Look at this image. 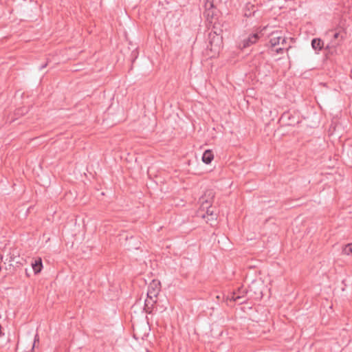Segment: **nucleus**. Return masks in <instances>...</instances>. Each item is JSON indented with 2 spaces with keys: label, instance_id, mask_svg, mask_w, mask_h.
<instances>
[{
  "label": "nucleus",
  "instance_id": "8",
  "mask_svg": "<svg viewBox=\"0 0 352 352\" xmlns=\"http://www.w3.org/2000/svg\"><path fill=\"white\" fill-rule=\"evenodd\" d=\"M32 269L34 272V274L39 273L43 267L42 261L41 258L35 260L34 263H32Z\"/></svg>",
  "mask_w": 352,
  "mask_h": 352
},
{
  "label": "nucleus",
  "instance_id": "2",
  "mask_svg": "<svg viewBox=\"0 0 352 352\" xmlns=\"http://www.w3.org/2000/svg\"><path fill=\"white\" fill-rule=\"evenodd\" d=\"M209 45L207 46L210 51L219 52L223 44V37L216 32H210L208 34Z\"/></svg>",
  "mask_w": 352,
  "mask_h": 352
},
{
  "label": "nucleus",
  "instance_id": "16",
  "mask_svg": "<svg viewBox=\"0 0 352 352\" xmlns=\"http://www.w3.org/2000/svg\"><path fill=\"white\" fill-rule=\"evenodd\" d=\"M276 52L278 54L283 53V48H281V47L277 48V49L276 50Z\"/></svg>",
  "mask_w": 352,
  "mask_h": 352
},
{
  "label": "nucleus",
  "instance_id": "23",
  "mask_svg": "<svg viewBox=\"0 0 352 352\" xmlns=\"http://www.w3.org/2000/svg\"><path fill=\"white\" fill-rule=\"evenodd\" d=\"M244 302H245V300H242V301H240V302H239V304H242V303H243Z\"/></svg>",
  "mask_w": 352,
  "mask_h": 352
},
{
  "label": "nucleus",
  "instance_id": "25",
  "mask_svg": "<svg viewBox=\"0 0 352 352\" xmlns=\"http://www.w3.org/2000/svg\"><path fill=\"white\" fill-rule=\"evenodd\" d=\"M7 261H8V258L6 259V261L4 262V264H6Z\"/></svg>",
  "mask_w": 352,
  "mask_h": 352
},
{
  "label": "nucleus",
  "instance_id": "15",
  "mask_svg": "<svg viewBox=\"0 0 352 352\" xmlns=\"http://www.w3.org/2000/svg\"><path fill=\"white\" fill-rule=\"evenodd\" d=\"M14 255L10 254V258H9V260H8V262H9V263H10V262L13 261H14Z\"/></svg>",
  "mask_w": 352,
  "mask_h": 352
},
{
  "label": "nucleus",
  "instance_id": "13",
  "mask_svg": "<svg viewBox=\"0 0 352 352\" xmlns=\"http://www.w3.org/2000/svg\"><path fill=\"white\" fill-rule=\"evenodd\" d=\"M236 293H237V295L242 296H243V297H244V296H243V294H244V293H245V290H243V289H239Z\"/></svg>",
  "mask_w": 352,
  "mask_h": 352
},
{
  "label": "nucleus",
  "instance_id": "22",
  "mask_svg": "<svg viewBox=\"0 0 352 352\" xmlns=\"http://www.w3.org/2000/svg\"><path fill=\"white\" fill-rule=\"evenodd\" d=\"M145 351H146V352H150V350H149L148 348H146V349H145Z\"/></svg>",
  "mask_w": 352,
  "mask_h": 352
},
{
  "label": "nucleus",
  "instance_id": "12",
  "mask_svg": "<svg viewBox=\"0 0 352 352\" xmlns=\"http://www.w3.org/2000/svg\"><path fill=\"white\" fill-rule=\"evenodd\" d=\"M36 341H38V336L37 335H36L35 337H34V343L32 344V349H31L32 351L34 350V347L36 346Z\"/></svg>",
  "mask_w": 352,
  "mask_h": 352
},
{
  "label": "nucleus",
  "instance_id": "18",
  "mask_svg": "<svg viewBox=\"0 0 352 352\" xmlns=\"http://www.w3.org/2000/svg\"><path fill=\"white\" fill-rule=\"evenodd\" d=\"M285 42H286V41H285V38L282 37V38L280 39V43H281L282 44H283V43H285Z\"/></svg>",
  "mask_w": 352,
  "mask_h": 352
},
{
  "label": "nucleus",
  "instance_id": "26",
  "mask_svg": "<svg viewBox=\"0 0 352 352\" xmlns=\"http://www.w3.org/2000/svg\"><path fill=\"white\" fill-rule=\"evenodd\" d=\"M210 15V11H208V16Z\"/></svg>",
  "mask_w": 352,
  "mask_h": 352
},
{
  "label": "nucleus",
  "instance_id": "6",
  "mask_svg": "<svg viewBox=\"0 0 352 352\" xmlns=\"http://www.w3.org/2000/svg\"><path fill=\"white\" fill-rule=\"evenodd\" d=\"M324 42L319 38H314L311 41V47L315 51H320L324 47Z\"/></svg>",
  "mask_w": 352,
  "mask_h": 352
},
{
  "label": "nucleus",
  "instance_id": "17",
  "mask_svg": "<svg viewBox=\"0 0 352 352\" xmlns=\"http://www.w3.org/2000/svg\"><path fill=\"white\" fill-rule=\"evenodd\" d=\"M133 339L138 340V338L137 336V333L135 332V329H133Z\"/></svg>",
  "mask_w": 352,
  "mask_h": 352
},
{
  "label": "nucleus",
  "instance_id": "19",
  "mask_svg": "<svg viewBox=\"0 0 352 352\" xmlns=\"http://www.w3.org/2000/svg\"><path fill=\"white\" fill-rule=\"evenodd\" d=\"M207 212L208 214H211V215L212 214V211H210V208L207 209V212Z\"/></svg>",
  "mask_w": 352,
  "mask_h": 352
},
{
  "label": "nucleus",
  "instance_id": "10",
  "mask_svg": "<svg viewBox=\"0 0 352 352\" xmlns=\"http://www.w3.org/2000/svg\"><path fill=\"white\" fill-rule=\"evenodd\" d=\"M342 253L347 256H352V243L345 245L342 248Z\"/></svg>",
  "mask_w": 352,
  "mask_h": 352
},
{
  "label": "nucleus",
  "instance_id": "20",
  "mask_svg": "<svg viewBox=\"0 0 352 352\" xmlns=\"http://www.w3.org/2000/svg\"><path fill=\"white\" fill-rule=\"evenodd\" d=\"M46 66H47V64H44V65H43L40 67V69H43V68H45Z\"/></svg>",
  "mask_w": 352,
  "mask_h": 352
},
{
  "label": "nucleus",
  "instance_id": "24",
  "mask_svg": "<svg viewBox=\"0 0 352 352\" xmlns=\"http://www.w3.org/2000/svg\"><path fill=\"white\" fill-rule=\"evenodd\" d=\"M210 7H213V4L212 3H210Z\"/></svg>",
  "mask_w": 352,
  "mask_h": 352
},
{
  "label": "nucleus",
  "instance_id": "9",
  "mask_svg": "<svg viewBox=\"0 0 352 352\" xmlns=\"http://www.w3.org/2000/svg\"><path fill=\"white\" fill-rule=\"evenodd\" d=\"M275 35L276 34L273 32L272 34V38L270 40V43L272 47L278 45L280 43V39L282 38V36Z\"/></svg>",
  "mask_w": 352,
  "mask_h": 352
},
{
  "label": "nucleus",
  "instance_id": "3",
  "mask_svg": "<svg viewBox=\"0 0 352 352\" xmlns=\"http://www.w3.org/2000/svg\"><path fill=\"white\" fill-rule=\"evenodd\" d=\"M160 292V283L157 280H153L148 287L147 297L152 300L156 298Z\"/></svg>",
  "mask_w": 352,
  "mask_h": 352
},
{
  "label": "nucleus",
  "instance_id": "14",
  "mask_svg": "<svg viewBox=\"0 0 352 352\" xmlns=\"http://www.w3.org/2000/svg\"><path fill=\"white\" fill-rule=\"evenodd\" d=\"M223 298V296H222L221 294H217L215 296V298L217 299V302H219Z\"/></svg>",
  "mask_w": 352,
  "mask_h": 352
},
{
  "label": "nucleus",
  "instance_id": "4",
  "mask_svg": "<svg viewBox=\"0 0 352 352\" xmlns=\"http://www.w3.org/2000/svg\"><path fill=\"white\" fill-rule=\"evenodd\" d=\"M261 37V34L258 32L251 34L248 36V38H244L241 43L240 44V47L241 48H246L251 46L253 44H255Z\"/></svg>",
  "mask_w": 352,
  "mask_h": 352
},
{
  "label": "nucleus",
  "instance_id": "5",
  "mask_svg": "<svg viewBox=\"0 0 352 352\" xmlns=\"http://www.w3.org/2000/svg\"><path fill=\"white\" fill-rule=\"evenodd\" d=\"M280 120L286 125L289 126H294L296 124L298 123V121L296 120L295 118L289 112L283 113Z\"/></svg>",
  "mask_w": 352,
  "mask_h": 352
},
{
  "label": "nucleus",
  "instance_id": "1",
  "mask_svg": "<svg viewBox=\"0 0 352 352\" xmlns=\"http://www.w3.org/2000/svg\"><path fill=\"white\" fill-rule=\"evenodd\" d=\"M326 36L331 38L327 44L325 50L333 53V51H335L336 48L342 43L346 33L342 30H331L326 33Z\"/></svg>",
  "mask_w": 352,
  "mask_h": 352
},
{
  "label": "nucleus",
  "instance_id": "21",
  "mask_svg": "<svg viewBox=\"0 0 352 352\" xmlns=\"http://www.w3.org/2000/svg\"><path fill=\"white\" fill-rule=\"evenodd\" d=\"M211 32H219L220 34V32H221V30H212Z\"/></svg>",
  "mask_w": 352,
  "mask_h": 352
},
{
  "label": "nucleus",
  "instance_id": "11",
  "mask_svg": "<svg viewBox=\"0 0 352 352\" xmlns=\"http://www.w3.org/2000/svg\"><path fill=\"white\" fill-rule=\"evenodd\" d=\"M243 296L240 295H237L236 292H233L230 295L228 296L227 300H229L230 301H239V300L242 299Z\"/></svg>",
  "mask_w": 352,
  "mask_h": 352
},
{
  "label": "nucleus",
  "instance_id": "7",
  "mask_svg": "<svg viewBox=\"0 0 352 352\" xmlns=\"http://www.w3.org/2000/svg\"><path fill=\"white\" fill-rule=\"evenodd\" d=\"M214 158V155L212 152V151L210 150H206L204 154H203V156H202V161L206 164H209L211 163L212 160H213Z\"/></svg>",
  "mask_w": 352,
  "mask_h": 352
}]
</instances>
